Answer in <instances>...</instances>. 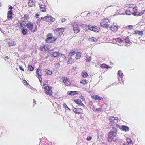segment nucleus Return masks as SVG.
Masks as SVG:
<instances>
[{
	"mask_svg": "<svg viewBox=\"0 0 145 145\" xmlns=\"http://www.w3.org/2000/svg\"><path fill=\"white\" fill-rule=\"evenodd\" d=\"M117 140L116 132L112 131L108 133V142H111L112 141H116Z\"/></svg>",
	"mask_w": 145,
	"mask_h": 145,
	"instance_id": "nucleus-1",
	"label": "nucleus"
},
{
	"mask_svg": "<svg viewBox=\"0 0 145 145\" xmlns=\"http://www.w3.org/2000/svg\"><path fill=\"white\" fill-rule=\"evenodd\" d=\"M26 26L29 29L31 32H34L37 30V26L36 25H34L30 22L26 24L25 27Z\"/></svg>",
	"mask_w": 145,
	"mask_h": 145,
	"instance_id": "nucleus-2",
	"label": "nucleus"
},
{
	"mask_svg": "<svg viewBox=\"0 0 145 145\" xmlns=\"http://www.w3.org/2000/svg\"><path fill=\"white\" fill-rule=\"evenodd\" d=\"M47 38L46 40V42L49 43L54 42L57 39L56 37H53L52 33H49L47 35Z\"/></svg>",
	"mask_w": 145,
	"mask_h": 145,
	"instance_id": "nucleus-3",
	"label": "nucleus"
},
{
	"mask_svg": "<svg viewBox=\"0 0 145 145\" xmlns=\"http://www.w3.org/2000/svg\"><path fill=\"white\" fill-rule=\"evenodd\" d=\"M28 15L27 14L24 15V17L22 18L21 21L20 25L21 28L25 27V25L27 24L26 22H27V20L28 19Z\"/></svg>",
	"mask_w": 145,
	"mask_h": 145,
	"instance_id": "nucleus-4",
	"label": "nucleus"
},
{
	"mask_svg": "<svg viewBox=\"0 0 145 145\" xmlns=\"http://www.w3.org/2000/svg\"><path fill=\"white\" fill-rule=\"evenodd\" d=\"M65 28H56L54 30V34L56 36H59L62 35L64 31Z\"/></svg>",
	"mask_w": 145,
	"mask_h": 145,
	"instance_id": "nucleus-5",
	"label": "nucleus"
},
{
	"mask_svg": "<svg viewBox=\"0 0 145 145\" xmlns=\"http://www.w3.org/2000/svg\"><path fill=\"white\" fill-rule=\"evenodd\" d=\"M109 21L108 19H103L100 22V25L101 27H109L108 22Z\"/></svg>",
	"mask_w": 145,
	"mask_h": 145,
	"instance_id": "nucleus-6",
	"label": "nucleus"
},
{
	"mask_svg": "<svg viewBox=\"0 0 145 145\" xmlns=\"http://www.w3.org/2000/svg\"><path fill=\"white\" fill-rule=\"evenodd\" d=\"M73 29L75 33H78L80 32V29L76 22H73L72 23Z\"/></svg>",
	"mask_w": 145,
	"mask_h": 145,
	"instance_id": "nucleus-7",
	"label": "nucleus"
},
{
	"mask_svg": "<svg viewBox=\"0 0 145 145\" xmlns=\"http://www.w3.org/2000/svg\"><path fill=\"white\" fill-rule=\"evenodd\" d=\"M53 50H50L48 52V55H50L51 57H58L59 56L60 54L59 52H52L51 51H53Z\"/></svg>",
	"mask_w": 145,
	"mask_h": 145,
	"instance_id": "nucleus-8",
	"label": "nucleus"
},
{
	"mask_svg": "<svg viewBox=\"0 0 145 145\" xmlns=\"http://www.w3.org/2000/svg\"><path fill=\"white\" fill-rule=\"evenodd\" d=\"M144 12H145V10H135L134 12H133L132 14L135 16H140L144 14Z\"/></svg>",
	"mask_w": 145,
	"mask_h": 145,
	"instance_id": "nucleus-9",
	"label": "nucleus"
},
{
	"mask_svg": "<svg viewBox=\"0 0 145 145\" xmlns=\"http://www.w3.org/2000/svg\"><path fill=\"white\" fill-rule=\"evenodd\" d=\"M46 93L49 96H52V87H49V86H46Z\"/></svg>",
	"mask_w": 145,
	"mask_h": 145,
	"instance_id": "nucleus-10",
	"label": "nucleus"
},
{
	"mask_svg": "<svg viewBox=\"0 0 145 145\" xmlns=\"http://www.w3.org/2000/svg\"><path fill=\"white\" fill-rule=\"evenodd\" d=\"M55 19L54 18L50 16V15H47L46 16V21H47L49 23H51L55 21Z\"/></svg>",
	"mask_w": 145,
	"mask_h": 145,
	"instance_id": "nucleus-11",
	"label": "nucleus"
},
{
	"mask_svg": "<svg viewBox=\"0 0 145 145\" xmlns=\"http://www.w3.org/2000/svg\"><path fill=\"white\" fill-rule=\"evenodd\" d=\"M6 43L7 45L9 47L15 45L16 44V43L14 41L11 40L9 39H7V43Z\"/></svg>",
	"mask_w": 145,
	"mask_h": 145,
	"instance_id": "nucleus-12",
	"label": "nucleus"
},
{
	"mask_svg": "<svg viewBox=\"0 0 145 145\" xmlns=\"http://www.w3.org/2000/svg\"><path fill=\"white\" fill-rule=\"evenodd\" d=\"M91 97L92 99L95 100H97L99 101L100 100H103V98L99 96L98 95H91Z\"/></svg>",
	"mask_w": 145,
	"mask_h": 145,
	"instance_id": "nucleus-13",
	"label": "nucleus"
},
{
	"mask_svg": "<svg viewBox=\"0 0 145 145\" xmlns=\"http://www.w3.org/2000/svg\"><path fill=\"white\" fill-rule=\"evenodd\" d=\"M118 29V25L116 24L113 23L112 25L110 27V29L114 32L117 31Z\"/></svg>",
	"mask_w": 145,
	"mask_h": 145,
	"instance_id": "nucleus-14",
	"label": "nucleus"
},
{
	"mask_svg": "<svg viewBox=\"0 0 145 145\" xmlns=\"http://www.w3.org/2000/svg\"><path fill=\"white\" fill-rule=\"evenodd\" d=\"M74 112L75 113L82 114L83 113L82 109L80 108H75L73 109Z\"/></svg>",
	"mask_w": 145,
	"mask_h": 145,
	"instance_id": "nucleus-15",
	"label": "nucleus"
},
{
	"mask_svg": "<svg viewBox=\"0 0 145 145\" xmlns=\"http://www.w3.org/2000/svg\"><path fill=\"white\" fill-rule=\"evenodd\" d=\"M74 101L76 103L79 105H80L82 106H83L84 105L83 103L81 100H80V99H76L74 100Z\"/></svg>",
	"mask_w": 145,
	"mask_h": 145,
	"instance_id": "nucleus-16",
	"label": "nucleus"
},
{
	"mask_svg": "<svg viewBox=\"0 0 145 145\" xmlns=\"http://www.w3.org/2000/svg\"><path fill=\"white\" fill-rule=\"evenodd\" d=\"M67 94L70 95H73L77 94L78 92L76 91H69L67 92Z\"/></svg>",
	"mask_w": 145,
	"mask_h": 145,
	"instance_id": "nucleus-17",
	"label": "nucleus"
},
{
	"mask_svg": "<svg viewBox=\"0 0 145 145\" xmlns=\"http://www.w3.org/2000/svg\"><path fill=\"white\" fill-rule=\"evenodd\" d=\"M41 70L40 69H38L36 71V76L38 77V78L39 77H40L41 75Z\"/></svg>",
	"mask_w": 145,
	"mask_h": 145,
	"instance_id": "nucleus-18",
	"label": "nucleus"
},
{
	"mask_svg": "<svg viewBox=\"0 0 145 145\" xmlns=\"http://www.w3.org/2000/svg\"><path fill=\"white\" fill-rule=\"evenodd\" d=\"M76 52V50L75 49H72L69 54L68 56H72L75 54Z\"/></svg>",
	"mask_w": 145,
	"mask_h": 145,
	"instance_id": "nucleus-19",
	"label": "nucleus"
},
{
	"mask_svg": "<svg viewBox=\"0 0 145 145\" xmlns=\"http://www.w3.org/2000/svg\"><path fill=\"white\" fill-rule=\"evenodd\" d=\"M121 128L123 131H129V128L127 126L122 125L121 126Z\"/></svg>",
	"mask_w": 145,
	"mask_h": 145,
	"instance_id": "nucleus-20",
	"label": "nucleus"
},
{
	"mask_svg": "<svg viewBox=\"0 0 145 145\" xmlns=\"http://www.w3.org/2000/svg\"><path fill=\"white\" fill-rule=\"evenodd\" d=\"M61 79L63 80V82L65 84L66 83H67V82H69L70 80L69 78L65 77H62Z\"/></svg>",
	"mask_w": 145,
	"mask_h": 145,
	"instance_id": "nucleus-21",
	"label": "nucleus"
},
{
	"mask_svg": "<svg viewBox=\"0 0 145 145\" xmlns=\"http://www.w3.org/2000/svg\"><path fill=\"white\" fill-rule=\"evenodd\" d=\"M99 28L97 26H94L92 27V31H93L97 32L99 31Z\"/></svg>",
	"mask_w": 145,
	"mask_h": 145,
	"instance_id": "nucleus-22",
	"label": "nucleus"
},
{
	"mask_svg": "<svg viewBox=\"0 0 145 145\" xmlns=\"http://www.w3.org/2000/svg\"><path fill=\"white\" fill-rule=\"evenodd\" d=\"M134 32L135 34L138 35H143V31H142L135 30Z\"/></svg>",
	"mask_w": 145,
	"mask_h": 145,
	"instance_id": "nucleus-23",
	"label": "nucleus"
},
{
	"mask_svg": "<svg viewBox=\"0 0 145 145\" xmlns=\"http://www.w3.org/2000/svg\"><path fill=\"white\" fill-rule=\"evenodd\" d=\"M24 28V27L22 28V29L21 31V32L23 35H25L28 32V30L26 29H25Z\"/></svg>",
	"mask_w": 145,
	"mask_h": 145,
	"instance_id": "nucleus-24",
	"label": "nucleus"
},
{
	"mask_svg": "<svg viewBox=\"0 0 145 145\" xmlns=\"http://www.w3.org/2000/svg\"><path fill=\"white\" fill-rule=\"evenodd\" d=\"M109 120L111 123H115V121L117 120L115 119L114 117L110 116L109 117Z\"/></svg>",
	"mask_w": 145,
	"mask_h": 145,
	"instance_id": "nucleus-25",
	"label": "nucleus"
},
{
	"mask_svg": "<svg viewBox=\"0 0 145 145\" xmlns=\"http://www.w3.org/2000/svg\"><path fill=\"white\" fill-rule=\"evenodd\" d=\"M91 60V57L88 54L86 55V61L87 62H89Z\"/></svg>",
	"mask_w": 145,
	"mask_h": 145,
	"instance_id": "nucleus-26",
	"label": "nucleus"
},
{
	"mask_svg": "<svg viewBox=\"0 0 145 145\" xmlns=\"http://www.w3.org/2000/svg\"><path fill=\"white\" fill-rule=\"evenodd\" d=\"M12 13L11 10L8 11V12L7 14V17L8 18H13L12 16Z\"/></svg>",
	"mask_w": 145,
	"mask_h": 145,
	"instance_id": "nucleus-27",
	"label": "nucleus"
},
{
	"mask_svg": "<svg viewBox=\"0 0 145 145\" xmlns=\"http://www.w3.org/2000/svg\"><path fill=\"white\" fill-rule=\"evenodd\" d=\"M88 106L90 107V108H92V110L94 109V106H93V103L92 101H89V103L88 104Z\"/></svg>",
	"mask_w": 145,
	"mask_h": 145,
	"instance_id": "nucleus-28",
	"label": "nucleus"
},
{
	"mask_svg": "<svg viewBox=\"0 0 145 145\" xmlns=\"http://www.w3.org/2000/svg\"><path fill=\"white\" fill-rule=\"evenodd\" d=\"M81 56V52H78L76 54V59H79L80 58Z\"/></svg>",
	"mask_w": 145,
	"mask_h": 145,
	"instance_id": "nucleus-29",
	"label": "nucleus"
},
{
	"mask_svg": "<svg viewBox=\"0 0 145 145\" xmlns=\"http://www.w3.org/2000/svg\"><path fill=\"white\" fill-rule=\"evenodd\" d=\"M28 5L30 7H33L35 5V3L33 0H30L28 3Z\"/></svg>",
	"mask_w": 145,
	"mask_h": 145,
	"instance_id": "nucleus-30",
	"label": "nucleus"
},
{
	"mask_svg": "<svg viewBox=\"0 0 145 145\" xmlns=\"http://www.w3.org/2000/svg\"><path fill=\"white\" fill-rule=\"evenodd\" d=\"M115 40L116 42H118L119 43H122L124 42V41L120 37L115 39Z\"/></svg>",
	"mask_w": 145,
	"mask_h": 145,
	"instance_id": "nucleus-31",
	"label": "nucleus"
},
{
	"mask_svg": "<svg viewBox=\"0 0 145 145\" xmlns=\"http://www.w3.org/2000/svg\"><path fill=\"white\" fill-rule=\"evenodd\" d=\"M81 75L84 78H86L88 76V73L85 71H83Z\"/></svg>",
	"mask_w": 145,
	"mask_h": 145,
	"instance_id": "nucleus-32",
	"label": "nucleus"
},
{
	"mask_svg": "<svg viewBox=\"0 0 145 145\" xmlns=\"http://www.w3.org/2000/svg\"><path fill=\"white\" fill-rule=\"evenodd\" d=\"M118 75L119 77L121 78H122L123 76V75L122 73V71L121 70H119L118 72Z\"/></svg>",
	"mask_w": 145,
	"mask_h": 145,
	"instance_id": "nucleus-33",
	"label": "nucleus"
},
{
	"mask_svg": "<svg viewBox=\"0 0 145 145\" xmlns=\"http://www.w3.org/2000/svg\"><path fill=\"white\" fill-rule=\"evenodd\" d=\"M126 43H130V41L129 36H127L124 39Z\"/></svg>",
	"mask_w": 145,
	"mask_h": 145,
	"instance_id": "nucleus-34",
	"label": "nucleus"
},
{
	"mask_svg": "<svg viewBox=\"0 0 145 145\" xmlns=\"http://www.w3.org/2000/svg\"><path fill=\"white\" fill-rule=\"evenodd\" d=\"M126 140L129 144H131L132 143V141L131 139L129 137H127L126 138Z\"/></svg>",
	"mask_w": 145,
	"mask_h": 145,
	"instance_id": "nucleus-35",
	"label": "nucleus"
},
{
	"mask_svg": "<svg viewBox=\"0 0 145 145\" xmlns=\"http://www.w3.org/2000/svg\"><path fill=\"white\" fill-rule=\"evenodd\" d=\"M129 7L131 8H133V9H137V6H135V5H134V4H131V5H130Z\"/></svg>",
	"mask_w": 145,
	"mask_h": 145,
	"instance_id": "nucleus-36",
	"label": "nucleus"
},
{
	"mask_svg": "<svg viewBox=\"0 0 145 145\" xmlns=\"http://www.w3.org/2000/svg\"><path fill=\"white\" fill-rule=\"evenodd\" d=\"M102 110L101 108H95V107L93 109V110L95 112H101Z\"/></svg>",
	"mask_w": 145,
	"mask_h": 145,
	"instance_id": "nucleus-37",
	"label": "nucleus"
},
{
	"mask_svg": "<svg viewBox=\"0 0 145 145\" xmlns=\"http://www.w3.org/2000/svg\"><path fill=\"white\" fill-rule=\"evenodd\" d=\"M100 67L102 68H108V65L105 64H103L101 65Z\"/></svg>",
	"mask_w": 145,
	"mask_h": 145,
	"instance_id": "nucleus-38",
	"label": "nucleus"
},
{
	"mask_svg": "<svg viewBox=\"0 0 145 145\" xmlns=\"http://www.w3.org/2000/svg\"><path fill=\"white\" fill-rule=\"evenodd\" d=\"M87 83V80L86 79H82L80 81V83H82L83 85H85Z\"/></svg>",
	"mask_w": 145,
	"mask_h": 145,
	"instance_id": "nucleus-39",
	"label": "nucleus"
},
{
	"mask_svg": "<svg viewBox=\"0 0 145 145\" xmlns=\"http://www.w3.org/2000/svg\"><path fill=\"white\" fill-rule=\"evenodd\" d=\"M81 27L84 30L87 31L88 25L85 24L81 25Z\"/></svg>",
	"mask_w": 145,
	"mask_h": 145,
	"instance_id": "nucleus-40",
	"label": "nucleus"
},
{
	"mask_svg": "<svg viewBox=\"0 0 145 145\" xmlns=\"http://www.w3.org/2000/svg\"><path fill=\"white\" fill-rule=\"evenodd\" d=\"M73 61L74 59L72 58H69L68 60L67 63L68 64H71L73 63Z\"/></svg>",
	"mask_w": 145,
	"mask_h": 145,
	"instance_id": "nucleus-41",
	"label": "nucleus"
},
{
	"mask_svg": "<svg viewBox=\"0 0 145 145\" xmlns=\"http://www.w3.org/2000/svg\"><path fill=\"white\" fill-rule=\"evenodd\" d=\"M126 14L127 15H130L132 14V12L130 11V10H127L125 11Z\"/></svg>",
	"mask_w": 145,
	"mask_h": 145,
	"instance_id": "nucleus-42",
	"label": "nucleus"
},
{
	"mask_svg": "<svg viewBox=\"0 0 145 145\" xmlns=\"http://www.w3.org/2000/svg\"><path fill=\"white\" fill-rule=\"evenodd\" d=\"M39 6L40 9H45V3H43V4H40Z\"/></svg>",
	"mask_w": 145,
	"mask_h": 145,
	"instance_id": "nucleus-43",
	"label": "nucleus"
},
{
	"mask_svg": "<svg viewBox=\"0 0 145 145\" xmlns=\"http://www.w3.org/2000/svg\"><path fill=\"white\" fill-rule=\"evenodd\" d=\"M46 73L47 75H51L52 74V71L51 70H48L47 71H46Z\"/></svg>",
	"mask_w": 145,
	"mask_h": 145,
	"instance_id": "nucleus-44",
	"label": "nucleus"
},
{
	"mask_svg": "<svg viewBox=\"0 0 145 145\" xmlns=\"http://www.w3.org/2000/svg\"><path fill=\"white\" fill-rule=\"evenodd\" d=\"M45 45H44L43 46L39 47V49L40 51H43L45 50Z\"/></svg>",
	"mask_w": 145,
	"mask_h": 145,
	"instance_id": "nucleus-45",
	"label": "nucleus"
},
{
	"mask_svg": "<svg viewBox=\"0 0 145 145\" xmlns=\"http://www.w3.org/2000/svg\"><path fill=\"white\" fill-rule=\"evenodd\" d=\"M28 69L29 70L32 71L34 69V67L30 65L28 66Z\"/></svg>",
	"mask_w": 145,
	"mask_h": 145,
	"instance_id": "nucleus-46",
	"label": "nucleus"
},
{
	"mask_svg": "<svg viewBox=\"0 0 145 145\" xmlns=\"http://www.w3.org/2000/svg\"><path fill=\"white\" fill-rule=\"evenodd\" d=\"M89 41H95L97 40V39L94 38V37H92V38H90L89 39Z\"/></svg>",
	"mask_w": 145,
	"mask_h": 145,
	"instance_id": "nucleus-47",
	"label": "nucleus"
},
{
	"mask_svg": "<svg viewBox=\"0 0 145 145\" xmlns=\"http://www.w3.org/2000/svg\"><path fill=\"white\" fill-rule=\"evenodd\" d=\"M92 138V137L91 136H87V141H90L91 140Z\"/></svg>",
	"mask_w": 145,
	"mask_h": 145,
	"instance_id": "nucleus-48",
	"label": "nucleus"
},
{
	"mask_svg": "<svg viewBox=\"0 0 145 145\" xmlns=\"http://www.w3.org/2000/svg\"><path fill=\"white\" fill-rule=\"evenodd\" d=\"M88 30H92V27H91L90 25H87V31Z\"/></svg>",
	"mask_w": 145,
	"mask_h": 145,
	"instance_id": "nucleus-49",
	"label": "nucleus"
},
{
	"mask_svg": "<svg viewBox=\"0 0 145 145\" xmlns=\"http://www.w3.org/2000/svg\"><path fill=\"white\" fill-rule=\"evenodd\" d=\"M127 27L128 28L130 29H132L133 28V26L131 25H129Z\"/></svg>",
	"mask_w": 145,
	"mask_h": 145,
	"instance_id": "nucleus-50",
	"label": "nucleus"
},
{
	"mask_svg": "<svg viewBox=\"0 0 145 145\" xmlns=\"http://www.w3.org/2000/svg\"><path fill=\"white\" fill-rule=\"evenodd\" d=\"M45 20V16L43 17H41V19L40 20V21L41 22H42V21Z\"/></svg>",
	"mask_w": 145,
	"mask_h": 145,
	"instance_id": "nucleus-51",
	"label": "nucleus"
},
{
	"mask_svg": "<svg viewBox=\"0 0 145 145\" xmlns=\"http://www.w3.org/2000/svg\"><path fill=\"white\" fill-rule=\"evenodd\" d=\"M63 106L65 109L66 108H68V109H69V108L68 107L67 105L66 104V103L63 104Z\"/></svg>",
	"mask_w": 145,
	"mask_h": 145,
	"instance_id": "nucleus-52",
	"label": "nucleus"
},
{
	"mask_svg": "<svg viewBox=\"0 0 145 145\" xmlns=\"http://www.w3.org/2000/svg\"><path fill=\"white\" fill-rule=\"evenodd\" d=\"M24 83L25 85H27L28 84L27 83V82L25 80H24Z\"/></svg>",
	"mask_w": 145,
	"mask_h": 145,
	"instance_id": "nucleus-53",
	"label": "nucleus"
},
{
	"mask_svg": "<svg viewBox=\"0 0 145 145\" xmlns=\"http://www.w3.org/2000/svg\"><path fill=\"white\" fill-rule=\"evenodd\" d=\"M19 68L20 69L22 70V71H24V69L22 68V66H19Z\"/></svg>",
	"mask_w": 145,
	"mask_h": 145,
	"instance_id": "nucleus-54",
	"label": "nucleus"
},
{
	"mask_svg": "<svg viewBox=\"0 0 145 145\" xmlns=\"http://www.w3.org/2000/svg\"><path fill=\"white\" fill-rule=\"evenodd\" d=\"M39 14H40V13H37L36 14V18H38V17L39 16Z\"/></svg>",
	"mask_w": 145,
	"mask_h": 145,
	"instance_id": "nucleus-55",
	"label": "nucleus"
},
{
	"mask_svg": "<svg viewBox=\"0 0 145 145\" xmlns=\"http://www.w3.org/2000/svg\"><path fill=\"white\" fill-rule=\"evenodd\" d=\"M9 8L8 9H13L14 8L13 7H12L11 6L9 5L8 6Z\"/></svg>",
	"mask_w": 145,
	"mask_h": 145,
	"instance_id": "nucleus-56",
	"label": "nucleus"
},
{
	"mask_svg": "<svg viewBox=\"0 0 145 145\" xmlns=\"http://www.w3.org/2000/svg\"><path fill=\"white\" fill-rule=\"evenodd\" d=\"M39 81H40V84L41 85L42 84V81H42V78H41L40 79V78H39Z\"/></svg>",
	"mask_w": 145,
	"mask_h": 145,
	"instance_id": "nucleus-57",
	"label": "nucleus"
},
{
	"mask_svg": "<svg viewBox=\"0 0 145 145\" xmlns=\"http://www.w3.org/2000/svg\"><path fill=\"white\" fill-rule=\"evenodd\" d=\"M66 20V19L65 18H62V22H65Z\"/></svg>",
	"mask_w": 145,
	"mask_h": 145,
	"instance_id": "nucleus-58",
	"label": "nucleus"
},
{
	"mask_svg": "<svg viewBox=\"0 0 145 145\" xmlns=\"http://www.w3.org/2000/svg\"><path fill=\"white\" fill-rule=\"evenodd\" d=\"M123 145H129V144H128L127 142H124V143Z\"/></svg>",
	"mask_w": 145,
	"mask_h": 145,
	"instance_id": "nucleus-59",
	"label": "nucleus"
},
{
	"mask_svg": "<svg viewBox=\"0 0 145 145\" xmlns=\"http://www.w3.org/2000/svg\"><path fill=\"white\" fill-rule=\"evenodd\" d=\"M80 119H84V117L83 116H80Z\"/></svg>",
	"mask_w": 145,
	"mask_h": 145,
	"instance_id": "nucleus-60",
	"label": "nucleus"
},
{
	"mask_svg": "<svg viewBox=\"0 0 145 145\" xmlns=\"http://www.w3.org/2000/svg\"><path fill=\"white\" fill-rule=\"evenodd\" d=\"M41 143H40L39 144V145H41ZM45 143H44V141H43V143H42L41 145H45Z\"/></svg>",
	"mask_w": 145,
	"mask_h": 145,
	"instance_id": "nucleus-61",
	"label": "nucleus"
},
{
	"mask_svg": "<svg viewBox=\"0 0 145 145\" xmlns=\"http://www.w3.org/2000/svg\"><path fill=\"white\" fill-rule=\"evenodd\" d=\"M5 59H7V60H8L9 59V57H8L7 56H6L5 57Z\"/></svg>",
	"mask_w": 145,
	"mask_h": 145,
	"instance_id": "nucleus-62",
	"label": "nucleus"
},
{
	"mask_svg": "<svg viewBox=\"0 0 145 145\" xmlns=\"http://www.w3.org/2000/svg\"><path fill=\"white\" fill-rule=\"evenodd\" d=\"M43 88L44 89V91H45V86L44 87H43Z\"/></svg>",
	"mask_w": 145,
	"mask_h": 145,
	"instance_id": "nucleus-63",
	"label": "nucleus"
},
{
	"mask_svg": "<svg viewBox=\"0 0 145 145\" xmlns=\"http://www.w3.org/2000/svg\"><path fill=\"white\" fill-rule=\"evenodd\" d=\"M33 100L34 101V103H35V104H36V101L34 99H33Z\"/></svg>",
	"mask_w": 145,
	"mask_h": 145,
	"instance_id": "nucleus-64",
	"label": "nucleus"
}]
</instances>
